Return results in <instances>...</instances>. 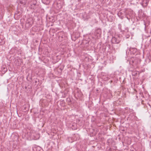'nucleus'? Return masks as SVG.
Masks as SVG:
<instances>
[{
    "instance_id": "nucleus-1",
    "label": "nucleus",
    "mask_w": 151,
    "mask_h": 151,
    "mask_svg": "<svg viewBox=\"0 0 151 151\" xmlns=\"http://www.w3.org/2000/svg\"><path fill=\"white\" fill-rule=\"evenodd\" d=\"M121 40L120 36L118 35H116L112 37L111 42L113 44H118L120 42Z\"/></svg>"
},
{
    "instance_id": "nucleus-2",
    "label": "nucleus",
    "mask_w": 151,
    "mask_h": 151,
    "mask_svg": "<svg viewBox=\"0 0 151 151\" xmlns=\"http://www.w3.org/2000/svg\"><path fill=\"white\" fill-rule=\"evenodd\" d=\"M101 32V30H97L95 32V35L97 38L98 39L100 37Z\"/></svg>"
},
{
    "instance_id": "nucleus-3",
    "label": "nucleus",
    "mask_w": 151,
    "mask_h": 151,
    "mask_svg": "<svg viewBox=\"0 0 151 151\" xmlns=\"http://www.w3.org/2000/svg\"><path fill=\"white\" fill-rule=\"evenodd\" d=\"M148 2V0H143L141 4L143 6L146 7L147 5Z\"/></svg>"
},
{
    "instance_id": "nucleus-4",
    "label": "nucleus",
    "mask_w": 151,
    "mask_h": 151,
    "mask_svg": "<svg viewBox=\"0 0 151 151\" xmlns=\"http://www.w3.org/2000/svg\"><path fill=\"white\" fill-rule=\"evenodd\" d=\"M27 0H20V4L22 5H25L27 2Z\"/></svg>"
},
{
    "instance_id": "nucleus-5",
    "label": "nucleus",
    "mask_w": 151,
    "mask_h": 151,
    "mask_svg": "<svg viewBox=\"0 0 151 151\" xmlns=\"http://www.w3.org/2000/svg\"><path fill=\"white\" fill-rule=\"evenodd\" d=\"M47 1V2H49V0H46Z\"/></svg>"
}]
</instances>
